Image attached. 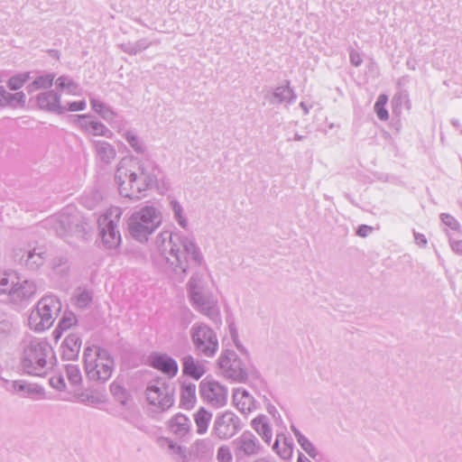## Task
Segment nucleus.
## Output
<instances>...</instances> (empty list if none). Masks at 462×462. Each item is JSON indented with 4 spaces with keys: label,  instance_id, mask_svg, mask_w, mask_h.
Returning a JSON list of instances; mask_svg holds the SVG:
<instances>
[{
    "label": "nucleus",
    "instance_id": "1",
    "mask_svg": "<svg viewBox=\"0 0 462 462\" xmlns=\"http://www.w3.org/2000/svg\"><path fill=\"white\" fill-rule=\"evenodd\" d=\"M161 252V261L167 264L166 271L172 278L183 282L188 270L204 264V258L193 238L180 232L162 231L155 240Z\"/></svg>",
    "mask_w": 462,
    "mask_h": 462
},
{
    "label": "nucleus",
    "instance_id": "2",
    "mask_svg": "<svg viewBox=\"0 0 462 462\" xmlns=\"http://www.w3.org/2000/svg\"><path fill=\"white\" fill-rule=\"evenodd\" d=\"M159 171L154 162L149 160L133 158L129 168L120 162L115 172L120 195L132 200L139 199L143 192L156 186Z\"/></svg>",
    "mask_w": 462,
    "mask_h": 462
},
{
    "label": "nucleus",
    "instance_id": "3",
    "mask_svg": "<svg viewBox=\"0 0 462 462\" xmlns=\"http://www.w3.org/2000/svg\"><path fill=\"white\" fill-rule=\"evenodd\" d=\"M51 346L42 338L30 337L23 341L22 367L31 375L44 376L54 365Z\"/></svg>",
    "mask_w": 462,
    "mask_h": 462
},
{
    "label": "nucleus",
    "instance_id": "4",
    "mask_svg": "<svg viewBox=\"0 0 462 462\" xmlns=\"http://www.w3.org/2000/svg\"><path fill=\"white\" fill-rule=\"evenodd\" d=\"M46 224L68 243H72L73 238H84L88 225L84 216L76 208L69 206L48 218Z\"/></svg>",
    "mask_w": 462,
    "mask_h": 462
},
{
    "label": "nucleus",
    "instance_id": "5",
    "mask_svg": "<svg viewBox=\"0 0 462 462\" xmlns=\"http://www.w3.org/2000/svg\"><path fill=\"white\" fill-rule=\"evenodd\" d=\"M85 371L89 380L105 383L112 375L115 361L107 350L88 346L83 354Z\"/></svg>",
    "mask_w": 462,
    "mask_h": 462
},
{
    "label": "nucleus",
    "instance_id": "6",
    "mask_svg": "<svg viewBox=\"0 0 462 462\" xmlns=\"http://www.w3.org/2000/svg\"><path fill=\"white\" fill-rule=\"evenodd\" d=\"M37 291L36 283L32 280L21 281L17 276L3 275L0 277V300L15 305L27 304L34 298Z\"/></svg>",
    "mask_w": 462,
    "mask_h": 462
},
{
    "label": "nucleus",
    "instance_id": "7",
    "mask_svg": "<svg viewBox=\"0 0 462 462\" xmlns=\"http://www.w3.org/2000/svg\"><path fill=\"white\" fill-rule=\"evenodd\" d=\"M162 223V215L152 206H145L134 212L128 219V231L138 242H145Z\"/></svg>",
    "mask_w": 462,
    "mask_h": 462
},
{
    "label": "nucleus",
    "instance_id": "8",
    "mask_svg": "<svg viewBox=\"0 0 462 462\" xmlns=\"http://www.w3.org/2000/svg\"><path fill=\"white\" fill-rule=\"evenodd\" d=\"M145 396L157 412L169 411L175 402V385L169 379L156 377L148 383Z\"/></svg>",
    "mask_w": 462,
    "mask_h": 462
},
{
    "label": "nucleus",
    "instance_id": "9",
    "mask_svg": "<svg viewBox=\"0 0 462 462\" xmlns=\"http://www.w3.org/2000/svg\"><path fill=\"white\" fill-rule=\"evenodd\" d=\"M61 307V302L56 296L42 297L29 316L30 328L35 331L48 329L60 312Z\"/></svg>",
    "mask_w": 462,
    "mask_h": 462
},
{
    "label": "nucleus",
    "instance_id": "10",
    "mask_svg": "<svg viewBox=\"0 0 462 462\" xmlns=\"http://www.w3.org/2000/svg\"><path fill=\"white\" fill-rule=\"evenodd\" d=\"M217 362L222 374L236 383H245L255 373L249 360L243 361L233 350H225Z\"/></svg>",
    "mask_w": 462,
    "mask_h": 462
},
{
    "label": "nucleus",
    "instance_id": "11",
    "mask_svg": "<svg viewBox=\"0 0 462 462\" xmlns=\"http://www.w3.org/2000/svg\"><path fill=\"white\" fill-rule=\"evenodd\" d=\"M190 338L195 350L200 355L212 357L218 350L216 332L207 324L197 322L190 328Z\"/></svg>",
    "mask_w": 462,
    "mask_h": 462
},
{
    "label": "nucleus",
    "instance_id": "12",
    "mask_svg": "<svg viewBox=\"0 0 462 462\" xmlns=\"http://www.w3.org/2000/svg\"><path fill=\"white\" fill-rule=\"evenodd\" d=\"M121 217L118 208H111L98 220L100 235L104 246L108 250H117L121 245L122 238L117 224Z\"/></svg>",
    "mask_w": 462,
    "mask_h": 462
},
{
    "label": "nucleus",
    "instance_id": "13",
    "mask_svg": "<svg viewBox=\"0 0 462 462\" xmlns=\"http://www.w3.org/2000/svg\"><path fill=\"white\" fill-rule=\"evenodd\" d=\"M244 427L241 419L231 411L217 413L211 429V436L220 440H227L236 436Z\"/></svg>",
    "mask_w": 462,
    "mask_h": 462
},
{
    "label": "nucleus",
    "instance_id": "14",
    "mask_svg": "<svg viewBox=\"0 0 462 462\" xmlns=\"http://www.w3.org/2000/svg\"><path fill=\"white\" fill-rule=\"evenodd\" d=\"M199 394L204 402L214 408L224 406L227 401V389L214 380L203 379L199 383Z\"/></svg>",
    "mask_w": 462,
    "mask_h": 462
},
{
    "label": "nucleus",
    "instance_id": "15",
    "mask_svg": "<svg viewBox=\"0 0 462 462\" xmlns=\"http://www.w3.org/2000/svg\"><path fill=\"white\" fill-rule=\"evenodd\" d=\"M232 447L236 458L254 457L260 454L263 446L257 437L250 430L243 433L232 441Z\"/></svg>",
    "mask_w": 462,
    "mask_h": 462
},
{
    "label": "nucleus",
    "instance_id": "16",
    "mask_svg": "<svg viewBox=\"0 0 462 462\" xmlns=\"http://www.w3.org/2000/svg\"><path fill=\"white\" fill-rule=\"evenodd\" d=\"M189 301L198 311L214 322L220 320L217 300L208 290L190 297Z\"/></svg>",
    "mask_w": 462,
    "mask_h": 462
},
{
    "label": "nucleus",
    "instance_id": "17",
    "mask_svg": "<svg viewBox=\"0 0 462 462\" xmlns=\"http://www.w3.org/2000/svg\"><path fill=\"white\" fill-rule=\"evenodd\" d=\"M48 257L47 249L43 245L35 246L23 251L20 249L14 253V260L29 271L39 270Z\"/></svg>",
    "mask_w": 462,
    "mask_h": 462
},
{
    "label": "nucleus",
    "instance_id": "18",
    "mask_svg": "<svg viewBox=\"0 0 462 462\" xmlns=\"http://www.w3.org/2000/svg\"><path fill=\"white\" fill-rule=\"evenodd\" d=\"M37 105L40 109L62 115L66 112V106L60 105V95L54 90L41 92L36 97Z\"/></svg>",
    "mask_w": 462,
    "mask_h": 462
},
{
    "label": "nucleus",
    "instance_id": "19",
    "mask_svg": "<svg viewBox=\"0 0 462 462\" xmlns=\"http://www.w3.org/2000/svg\"><path fill=\"white\" fill-rule=\"evenodd\" d=\"M149 363L152 367L168 375L169 378L178 374L179 366L176 360L167 354L153 353L149 356Z\"/></svg>",
    "mask_w": 462,
    "mask_h": 462
},
{
    "label": "nucleus",
    "instance_id": "20",
    "mask_svg": "<svg viewBox=\"0 0 462 462\" xmlns=\"http://www.w3.org/2000/svg\"><path fill=\"white\" fill-rule=\"evenodd\" d=\"M91 145L96 161L103 166L109 165L116 157V150L113 144L105 140H92Z\"/></svg>",
    "mask_w": 462,
    "mask_h": 462
},
{
    "label": "nucleus",
    "instance_id": "21",
    "mask_svg": "<svg viewBox=\"0 0 462 462\" xmlns=\"http://www.w3.org/2000/svg\"><path fill=\"white\" fill-rule=\"evenodd\" d=\"M233 402L243 414H249L259 407L254 396L244 388H236L233 393Z\"/></svg>",
    "mask_w": 462,
    "mask_h": 462
},
{
    "label": "nucleus",
    "instance_id": "22",
    "mask_svg": "<svg viewBox=\"0 0 462 462\" xmlns=\"http://www.w3.org/2000/svg\"><path fill=\"white\" fill-rule=\"evenodd\" d=\"M272 105L286 104L291 105L296 99V94L290 86V81L285 80V84L279 86L273 89L272 93H267L264 96Z\"/></svg>",
    "mask_w": 462,
    "mask_h": 462
},
{
    "label": "nucleus",
    "instance_id": "23",
    "mask_svg": "<svg viewBox=\"0 0 462 462\" xmlns=\"http://www.w3.org/2000/svg\"><path fill=\"white\" fill-rule=\"evenodd\" d=\"M81 343V337L79 334L71 333L67 336L60 346L62 358L65 360L77 359L80 351Z\"/></svg>",
    "mask_w": 462,
    "mask_h": 462
},
{
    "label": "nucleus",
    "instance_id": "24",
    "mask_svg": "<svg viewBox=\"0 0 462 462\" xmlns=\"http://www.w3.org/2000/svg\"><path fill=\"white\" fill-rule=\"evenodd\" d=\"M167 424L169 430L179 438L185 437L191 428L189 419L182 413L175 414L169 420Z\"/></svg>",
    "mask_w": 462,
    "mask_h": 462
},
{
    "label": "nucleus",
    "instance_id": "25",
    "mask_svg": "<svg viewBox=\"0 0 462 462\" xmlns=\"http://www.w3.org/2000/svg\"><path fill=\"white\" fill-rule=\"evenodd\" d=\"M182 373L195 380L200 379L207 372L204 365L196 360L191 355H187L182 358Z\"/></svg>",
    "mask_w": 462,
    "mask_h": 462
},
{
    "label": "nucleus",
    "instance_id": "26",
    "mask_svg": "<svg viewBox=\"0 0 462 462\" xmlns=\"http://www.w3.org/2000/svg\"><path fill=\"white\" fill-rule=\"evenodd\" d=\"M161 448H167L177 462H189V457L185 447L178 445L171 439L161 437L157 439Z\"/></svg>",
    "mask_w": 462,
    "mask_h": 462
},
{
    "label": "nucleus",
    "instance_id": "27",
    "mask_svg": "<svg viewBox=\"0 0 462 462\" xmlns=\"http://www.w3.org/2000/svg\"><path fill=\"white\" fill-rule=\"evenodd\" d=\"M251 427L262 438V439L270 445L273 439V430L269 423V419L264 414H259L251 421Z\"/></svg>",
    "mask_w": 462,
    "mask_h": 462
},
{
    "label": "nucleus",
    "instance_id": "28",
    "mask_svg": "<svg viewBox=\"0 0 462 462\" xmlns=\"http://www.w3.org/2000/svg\"><path fill=\"white\" fill-rule=\"evenodd\" d=\"M26 102V96L23 91L12 94L8 92L5 87L0 86V106L2 107H12L17 106L23 107Z\"/></svg>",
    "mask_w": 462,
    "mask_h": 462
},
{
    "label": "nucleus",
    "instance_id": "29",
    "mask_svg": "<svg viewBox=\"0 0 462 462\" xmlns=\"http://www.w3.org/2000/svg\"><path fill=\"white\" fill-rule=\"evenodd\" d=\"M191 452L199 460L210 459L214 453V446L209 439H197L191 446Z\"/></svg>",
    "mask_w": 462,
    "mask_h": 462
},
{
    "label": "nucleus",
    "instance_id": "30",
    "mask_svg": "<svg viewBox=\"0 0 462 462\" xmlns=\"http://www.w3.org/2000/svg\"><path fill=\"white\" fill-rule=\"evenodd\" d=\"M196 401V384L191 382H184L180 389L181 406L189 410L194 407Z\"/></svg>",
    "mask_w": 462,
    "mask_h": 462
},
{
    "label": "nucleus",
    "instance_id": "31",
    "mask_svg": "<svg viewBox=\"0 0 462 462\" xmlns=\"http://www.w3.org/2000/svg\"><path fill=\"white\" fill-rule=\"evenodd\" d=\"M212 412L204 407H200L193 415L196 425V432L199 435L207 433L209 422L212 420Z\"/></svg>",
    "mask_w": 462,
    "mask_h": 462
},
{
    "label": "nucleus",
    "instance_id": "32",
    "mask_svg": "<svg viewBox=\"0 0 462 462\" xmlns=\"http://www.w3.org/2000/svg\"><path fill=\"white\" fill-rule=\"evenodd\" d=\"M12 390L14 393H22V397H28L32 394H40L43 392L42 387L28 384L22 380L13 381Z\"/></svg>",
    "mask_w": 462,
    "mask_h": 462
},
{
    "label": "nucleus",
    "instance_id": "33",
    "mask_svg": "<svg viewBox=\"0 0 462 462\" xmlns=\"http://www.w3.org/2000/svg\"><path fill=\"white\" fill-rule=\"evenodd\" d=\"M54 79L53 73L39 76L26 87V90L28 93H33L41 88L48 89L53 85Z\"/></svg>",
    "mask_w": 462,
    "mask_h": 462
},
{
    "label": "nucleus",
    "instance_id": "34",
    "mask_svg": "<svg viewBox=\"0 0 462 462\" xmlns=\"http://www.w3.org/2000/svg\"><path fill=\"white\" fill-rule=\"evenodd\" d=\"M77 323V318L74 313L70 311H65L63 316L59 321L57 328L53 330V336L55 339H59L63 331L70 328Z\"/></svg>",
    "mask_w": 462,
    "mask_h": 462
},
{
    "label": "nucleus",
    "instance_id": "35",
    "mask_svg": "<svg viewBox=\"0 0 462 462\" xmlns=\"http://www.w3.org/2000/svg\"><path fill=\"white\" fill-rule=\"evenodd\" d=\"M131 148L138 154H144L146 145L144 142L132 130H127L122 134Z\"/></svg>",
    "mask_w": 462,
    "mask_h": 462
},
{
    "label": "nucleus",
    "instance_id": "36",
    "mask_svg": "<svg viewBox=\"0 0 462 462\" xmlns=\"http://www.w3.org/2000/svg\"><path fill=\"white\" fill-rule=\"evenodd\" d=\"M207 282L202 274L194 273L188 282L189 298L207 291Z\"/></svg>",
    "mask_w": 462,
    "mask_h": 462
},
{
    "label": "nucleus",
    "instance_id": "37",
    "mask_svg": "<svg viewBox=\"0 0 462 462\" xmlns=\"http://www.w3.org/2000/svg\"><path fill=\"white\" fill-rule=\"evenodd\" d=\"M90 104L92 109L107 122H111L116 116V114L112 110L110 106L96 98H91Z\"/></svg>",
    "mask_w": 462,
    "mask_h": 462
},
{
    "label": "nucleus",
    "instance_id": "38",
    "mask_svg": "<svg viewBox=\"0 0 462 462\" xmlns=\"http://www.w3.org/2000/svg\"><path fill=\"white\" fill-rule=\"evenodd\" d=\"M55 84L58 90H67L71 95L78 94L79 84L69 76L62 75L56 79Z\"/></svg>",
    "mask_w": 462,
    "mask_h": 462
},
{
    "label": "nucleus",
    "instance_id": "39",
    "mask_svg": "<svg viewBox=\"0 0 462 462\" xmlns=\"http://www.w3.org/2000/svg\"><path fill=\"white\" fill-rule=\"evenodd\" d=\"M93 300V293L85 289L79 288L76 291L75 304L79 309H86L89 307Z\"/></svg>",
    "mask_w": 462,
    "mask_h": 462
},
{
    "label": "nucleus",
    "instance_id": "40",
    "mask_svg": "<svg viewBox=\"0 0 462 462\" xmlns=\"http://www.w3.org/2000/svg\"><path fill=\"white\" fill-rule=\"evenodd\" d=\"M89 125L90 130L88 133L89 134L96 136H103L106 138H112L114 136L113 132L99 121H91V125Z\"/></svg>",
    "mask_w": 462,
    "mask_h": 462
},
{
    "label": "nucleus",
    "instance_id": "41",
    "mask_svg": "<svg viewBox=\"0 0 462 462\" xmlns=\"http://www.w3.org/2000/svg\"><path fill=\"white\" fill-rule=\"evenodd\" d=\"M170 206L171 210L173 211L174 218L178 222V224L184 229H187L188 227V220L183 215V208L175 199H172L170 201Z\"/></svg>",
    "mask_w": 462,
    "mask_h": 462
},
{
    "label": "nucleus",
    "instance_id": "42",
    "mask_svg": "<svg viewBox=\"0 0 462 462\" xmlns=\"http://www.w3.org/2000/svg\"><path fill=\"white\" fill-rule=\"evenodd\" d=\"M388 98L386 95H380L374 104V112L378 118L382 121H386L389 118V114L385 108Z\"/></svg>",
    "mask_w": 462,
    "mask_h": 462
},
{
    "label": "nucleus",
    "instance_id": "43",
    "mask_svg": "<svg viewBox=\"0 0 462 462\" xmlns=\"http://www.w3.org/2000/svg\"><path fill=\"white\" fill-rule=\"evenodd\" d=\"M13 324L8 315L0 310V339L6 338L12 332Z\"/></svg>",
    "mask_w": 462,
    "mask_h": 462
},
{
    "label": "nucleus",
    "instance_id": "44",
    "mask_svg": "<svg viewBox=\"0 0 462 462\" xmlns=\"http://www.w3.org/2000/svg\"><path fill=\"white\" fill-rule=\"evenodd\" d=\"M30 79V72L16 74L11 77L7 82V86L11 90L20 89Z\"/></svg>",
    "mask_w": 462,
    "mask_h": 462
},
{
    "label": "nucleus",
    "instance_id": "45",
    "mask_svg": "<svg viewBox=\"0 0 462 462\" xmlns=\"http://www.w3.org/2000/svg\"><path fill=\"white\" fill-rule=\"evenodd\" d=\"M66 374L69 381L73 385H78L81 383L82 377L79 367L75 365H66Z\"/></svg>",
    "mask_w": 462,
    "mask_h": 462
},
{
    "label": "nucleus",
    "instance_id": "46",
    "mask_svg": "<svg viewBox=\"0 0 462 462\" xmlns=\"http://www.w3.org/2000/svg\"><path fill=\"white\" fill-rule=\"evenodd\" d=\"M298 443L301 447V448L312 458H315L318 456V451L314 445L305 437H301L299 439Z\"/></svg>",
    "mask_w": 462,
    "mask_h": 462
},
{
    "label": "nucleus",
    "instance_id": "47",
    "mask_svg": "<svg viewBox=\"0 0 462 462\" xmlns=\"http://www.w3.org/2000/svg\"><path fill=\"white\" fill-rule=\"evenodd\" d=\"M441 221L448 226L450 229L454 231H461V226L458 223V221L450 214L448 213H442L440 215Z\"/></svg>",
    "mask_w": 462,
    "mask_h": 462
},
{
    "label": "nucleus",
    "instance_id": "48",
    "mask_svg": "<svg viewBox=\"0 0 462 462\" xmlns=\"http://www.w3.org/2000/svg\"><path fill=\"white\" fill-rule=\"evenodd\" d=\"M217 459L218 462H232L233 457L230 448L226 445L221 446L217 452Z\"/></svg>",
    "mask_w": 462,
    "mask_h": 462
},
{
    "label": "nucleus",
    "instance_id": "49",
    "mask_svg": "<svg viewBox=\"0 0 462 462\" xmlns=\"http://www.w3.org/2000/svg\"><path fill=\"white\" fill-rule=\"evenodd\" d=\"M74 117L77 118L79 126L82 130H84L86 133H88V131L90 130L89 125H91V121H94L92 119V116H90V115H77V116H74Z\"/></svg>",
    "mask_w": 462,
    "mask_h": 462
},
{
    "label": "nucleus",
    "instance_id": "50",
    "mask_svg": "<svg viewBox=\"0 0 462 462\" xmlns=\"http://www.w3.org/2000/svg\"><path fill=\"white\" fill-rule=\"evenodd\" d=\"M277 454L283 459H288L291 457L293 451V443L292 441H288V446L283 447L282 449L277 448L274 449Z\"/></svg>",
    "mask_w": 462,
    "mask_h": 462
},
{
    "label": "nucleus",
    "instance_id": "51",
    "mask_svg": "<svg viewBox=\"0 0 462 462\" xmlns=\"http://www.w3.org/2000/svg\"><path fill=\"white\" fill-rule=\"evenodd\" d=\"M50 383L58 391H63L66 388L64 378L60 375L51 377L50 379Z\"/></svg>",
    "mask_w": 462,
    "mask_h": 462
},
{
    "label": "nucleus",
    "instance_id": "52",
    "mask_svg": "<svg viewBox=\"0 0 462 462\" xmlns=\"http://www.w3.org/2000/svg\"><path fill=\"white\" fill-rule=\"evenodd\" d=\"M86 106H87V104H86L85 100L69 102L68 107H66V111L67 110L72 111V112L82 111L86 108Z\"/></svg>",
    "mask_w": 462,
    "mask_h": 462
},
{
    "label": "nucleus",
    "instance_id": "53",
    "mask_svg": "<svg viewBox=\"0 0 462 462\" xmlns=\"http://www.w3.org/2000/svg\"><path fill=\"white\" fill-rule=\"evenodd\" d=\"M349 60L351 64L355 67H359L363 62L361 54L354 49H351L349 52Z\"/></svg>",
    "mask_w": 462,
    "mask_h": 462
},
{
    "label": "nucleus",
    "instance_id": "54",
    "mask_svg": "<svg viewBox=\"0 0 462 462\" xmlns=\"http://www.w3.org/2000/svg\"><path fill=\"white\" fill-rule=\"evenodd\" d=\"M134 48L136 49L137 53L148 49L152 42L148 41L147 39H140L134 43Z\"/></svg>",
    "mask_w": 462,
    "mask_h": 462
},
{
    "label": "nucleus",
    "instance_id": "55",
    "mask_svg": "<svg viewBox=\"0 0 462 462\" xmlns=\"http://www.w3.org/2000/svg\"><path fill=\"white\" fill-rule=\"evenodd\" d=\"M119 48L125 52L129 55H136L137 51L134 48V44L128 42V43H122L119 45Z\"/></svg>",
    "mask_w": 462,
    "mask_h": 462
},
{
    "label": "nucleus",
    "instance_id": "56",
    "mask_svg": "<svg viewBox=\"0 0 462 462\" xmlns=\"http://www.w3.org/2000/svg\"><path fill=\"white\" fill-rule=\"evenodd\" d=\"M282 441L283 443V447H287L288 446V441H291V439H289L284 434H277L276 436V439L273 445V449H277L279 448V446H280V442Z\"/></svg>",
    "mask_w": 462,
    "mask_h": 462
},
{
    "label": "nucleus",
    "instance_id": "57",
    "mask_svg": "<svg viewBox=\"0 0 462 462\" xmlns=\"http://www.w3.org/2000/svg\"><path fill=\"white\" fill-rule=\"evenodd\" d=\"M373 231V227L367 225H361L356 230V235L361 237H366Z\"/></svg>",
    "mask_w": 462,
    "mask_h": 462
},
{
    "label": "nucleus",
    "instance_id": "58",
    "mask_svg": "<svg viewBox=\"0 0 462 462\" xmlns=\"http://www.w3.org/2000/svg\"><path fill=\"white\" fill-rule=\"evenodd\" d=\"M415 243L420 246L425 247L428 244V240L423 234L413 231Z\"/></svg>",
    "mask_w": 462,
    "mask_h": 462
},
{
    "label": "nucleus",
    "instance_id": "59",
    "mask_svg": "<svg viewBox=\"0 0 462 462\" xmlns=\"http://www.w3.org/2000/svg\"><path fill=\"white\" fill-rule=\"evenodd\" d=\"M450 246L455 253L462 254V240H450Z\"/></svg>",
    "mask_w": 462,
    "mask_h": 462
},
{
    "label": "nucleus",
    "instance_id": "60",
    "mask_svg": "<svg viewBox=\"0 0 462 462\" xmlns=\"http://www.w3.org/2000/svg\"><path fill=\"white\" fill-rule=\"evenodd\" d=\"M267 411L276 420L282 421L281 415L279 414L277 409L272 405L268 404Z\"/></svg>",
    "mask_w": 462,
    "mask_h": 462
},
{
    "label": "nucleus",
    "instance_id": "61",
    "mask_svg": "<svg viewBox=\"0 0 462 462\" xmlns=\"http://www.w3.org/2000/svg\"><path fill=\"white\" fill-rule=\"evenodd\" d=\"M110 391L114 395H118L119 393H124L125 392L124 388L116 383H112L110 384Z\"/></svg>",
    "mask_w": 462,
    "mask_h": 462
},
{
    "label": "nucleus",
    "instance_id": "62",
    "mask_svg": "<svg viewBox=\"0 0 462 462\" xmlns=\"http://www.w3.org/2000/svg\"><path fill=\"white\" fill-rule=\"evenodd\" d=\"M229 333H230V336H231L233 341H236V338L238 337V331L234 323L229 325Z\"/></svg>",
    "mask_w": 462,
    "mask_h": 462
},
{
    "label": "nucleus",
    "instance_id": "63",
    "mask_svg": "<svg viewBox=\"0 0 462 462\" xmlns=\"http://www.w3.org/2000/svg\"><path fill=\"white\" fill-rule=\"evenodd\" d=\"M193 319V314L189 310H183V319L187 324L190 323Z\"/></svg>",
    "mask_w": 462,
    "mask_h": 462
},
{
    "label": "nucleus",
    "instance_id": "64",
    "mask_svg": "<svg viewBox=\"0 0 462 462\" xmlns=\"http://www.w3.org/2000/svg\"><path fill=\"white\" fill-rule=\"evenodd\" d=\"M235 343V346H236V348L242 353V354H245V356H248V352L247 350L244 347V346L240 343L239 341V338L237 337L236 338V341H234Z\"/></svg>",
    "mask_w": 462,
    "mask_h": 462
}]
</instances>
